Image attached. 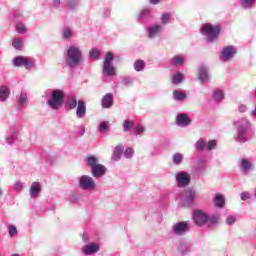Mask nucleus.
<instances>
[{"mask_svg": "<svg viewBox=\"0 0 256 256\" xmlns=\"http://www.w3.org/2000/svg\"><path fill=\"white\" fill-rule=\"evenodd\" d=\"M237 134L235 141L237 143H247L251 141V135H253V124L246 118H240L235 123Z\"/></svg>", "mask_w": 256, "mask_h": 256, "instance_id": "obj_1", "label": "nucleus"}, {"mask_svg": "<svg viewBox=\"0 0 256 256\" xmlns=\"http://www.w3.org/2000/svg\"><path fill=\"white\" fill-rule=\"evenodd\" d=\"M65 63L69 69H77L83 63V51L81 48L70 45L66 50Z\"/></svg>", "mask_w": 256, "mask_h": 256, "instance_id": "obj_2", "label": "nucleus"}, {"mask_svg": "<svg viewBox=\"0 0 256 256\" xmlns=\"http://www.w3.org/2000/svg\"><path fill=\"white\" fill-rule=\"evenodd\" d=\"M63 101H65V92L61 89H55L52 90L50 99L47 100V105L53 111H59L63 106Z\"/></svg>", "mask_w": 256, "mask_h": 256, "instance_id": "obj_3", "label": "nucleus"}, {"mask_svg": "<svg viewBox=\"0 0 256 256\" xmlns=\"http://www.w3.org/2000/svg\"><path fill=\"white\" fill-rule=\"evenodd\" d=\"M13 67H24L26 71H31V69H37V64L35 59L28 56H16L12 59Z\"/></svg>", "mask_w": 256, "mask_h": 256, "instance_id": "obj_4", "label": "nucleus"}, {"mask_svg": "<svg viewBox=\"0 0 256 256\" xmlns=\"http://www.w3.org/2000/svg\"><path fill=\"white\" fill-rule=\"evenodd\" d=\"M201 31L206 36L207 43H213V41L219 37L221 27L212 25L211 23H206L202 26Z\"/></svg>", "mask_w": 256, "mask_h": 256, "instance_id": "obj_5", "label": "nucleus"}, {"mask_svg": "<svg viewBox=\"0 0 256 256\" xmlns=\"http://www.w3.org/2000/svg\"><path fill=\"white\" fill-rule=\"evenodd\" d=\"M114 59H115V56L113 55L112 52L106 53V56L103 62V68H102L103 77H114V75L117 73V69L112 64Z\"/></svg>", "mask_w": 256, "mask_h": 256, "instance_id": "obj_6", "label": "nucleus"}, {"mask_svg": "<svg viewBox=\"0 0 256 256\" xmlns=\"http://www.w3.org/2000/svg\"><path fill=\"white\" fill-rule=\"evenodd\" d=\"M79 188L82 191H95L97 189V184L95 183V179L89 175H82L78 178Z\"/></svg>", "mask_w": 256, "mask_h": 256, "instance_id": "obj_7", "label": "nucleus"}, {"mask_svg": "<svg viewBox=\"0 0 256 256\" xmlns=\"http://www.w3.org/2000/svg\"><path fill=\"white\" fill-rule=\"evenodd\" d=\"M199 197V193L197 190L190 188L185 191L184 196L181 201V205L183 207H193L195 205V201H197V198Z\"/></svg>", "mask_w": 256, "mask_h": 256, "instance_id": "obj_8", "label": "nucleus"}, {"mask_svg": "<svg viewBox=\"0 0 256 256\" xmlns=\"http://www.w3.org/2000/svg\"><path fill=\"white\" fill-rule=\"evenodd\" d=\"M237 55V47L235 46H225L222 48L219 59L222 63H229V61H233L235 56Z\"/></svg>", "mask_w": 256, "mask_h": 256, "instance_id": "obj_9", "label": "nucleus"}, {"mask_svg": "<svg viewBox=\"0 0 256 256\" xmlns=\"http://www.w3.org/2000/svg\"><path fill=\"white\" fill-rule=\"evenodd\" d=\"M153 9L151 7H144L136 14V21L140 25H147L149 20L153 18Z\"/></svg>", "mask_w": 256, "mask_h": 256, "instance_id": "obj_10", "label": "nucleus"}, {"mask_svg": "<svg viewBox=\"0 0 256 256\" xmlns=\"http://www.w3.org/2000/svg\"><path fill=\"white\" fill-rule=\"evenodd\" d=\"M192 219L197 227H203V225L207 224V219H209V215L203 210H195L193 212Z\"/></svg>", "mask_w": 256, "mask_h": 256, "instance_id": "obj_11", "label": "nucleus"}, {"mask_svg": "<svg viewBox=\"0 0 256 256\" xmlns=\"http://www.w3.org/2000/svg\"><path fill=\"white\" fill-rule=\"evenodd\" d=\"M175 179L178 187H187L191 184V175L185 171L177 172Z\"/></svg>", "mask_w": 256, "mask_h": 256, "instance_id": "obj_12", "label": "nucleus"}, {"mask_svg": "<svg viewBox=\"0 0 256 256\" xmlns=\"http://www.w3.org/2000/svg\"><path fill=\"white\" fill-rule=\"evenodd\" d=\"M196 177H203L207 173V162L203 159L197 160L192 171Z\"/></svg>", "mask_w": 256, "mask_h": 256, "instance_id": "obj_13", "label": "nucleus"}, {"mask_svg": "<svg viewBox=\"0 0 256 256\" xmlns=\"http://www.w3.org/2000/svg\"><path fill=\"white\" fill-rule=\"evenodd\" d=\"M162 31H163V25L161 24L150 25L146 29V37H148V39H157V37L161 35Z\"/></svg>", "mask_w": 256, "mask_h": 256, "instance_id": "obj_14", "label": "nucleus"}, {"mask_svg": "<svg viewBox=\"0 0 256 256\" xmlns=\"http://www.w3.org/2000/svg\"><path fill=\"white\" fill-rule=\"evenodd\" d=\"M189 231V222H178L173 225L172 232L174 235L181 236L185 235Z\"/></svg>", "mask_w": 256, "mask_h": 256, "instance_id": "obj_15", "label": "nucleus"}, {"mask_svg": "<svg viewBox=\"0 0 256 256\" xmlns=\"http://www.w3.org/2000/svg\"><path fill=\"white\" fill-rule=\"evenodd\" d=\"M107 173V167L103 164H98L97 166H94L91 168V175L94 177V179H101V177H105Z\"/></svg>", "mask_w": 256, "mask_h": 256, "instance_id": "obj_16", "label": "nucleus"}, {"mask_svg": "<svg viewBox=\"0 0 256 256\" xmlns=\"http://www.w3.org/2000/svg\"><path fill=\"white\" fill-rule=\"evenodd\" d=\"M176 125L178 127H189L191 125V118L185 113H180L176 116Z\"/></svg>", "mask_w": 256, "mask_h": 256, "instance_id": "obj_17", "label": "nucleus"}, {"mask_svg": "<svg viewBox=\"0 0 256 256\" xmlns=\"http://www.w3.org/2000/svg\"><path fill=\"white\" fill-rule=\"evenodd\" d=\"M17 133H19V128H17V126H10L6 134V143H8V145H13L15 139H17Z\"/></svg>", "mask_w": 256, "mask_h": 256, "instance_id": "obj_18", "label": "nucleus"}, {"mask_svg": "<svg viewBox=\"0 0 256 256\" xmlns=\"http://www.w3.org/2000/svg\"><path fill=\"white\" fill-rule=\"evenodd\" d=\"M198 75L202 83L209 81V67H207V65L201 64L199 66Z\"/></svg>", "mask_w": 256, "mask_h": 256, "instance_id": "obj_19", "label": "nucleus"}, {"mask_svg": "<svg viewBox=\"0 0 256 256\" xmlns=\"http://www.w3.org/2000/svg\"><path fill=\"white\" fill-rule=\"evenodd\" d=\"M87 114V105L85 104V101L79 100L77 109H76V117L78 119H83L85 115Z\"/></svg>", "mask_w": 256, "mask_h": 256, "instance_id": "obj_20", "label": "nucleus"}, {"mask_svg": "<svg viewBox=\"0 0 256 256\" xmlns=\"http://www.w3.org/2000/svg\"><path fill=\"white\" fill-rule=\"evenodd\" d=\"M240 170L242 173H249L253 171V162L249 159L243 158L240 162Z\"/></svg>", "mask_w": 256, "mask_h": 256, "instance_id": "obj_21", "label": "nucleus"}, {"mask_svg": "<svg viewBox=\"0 0 256 256\" xmlns=\"http://www.w3.org/2000/svg\"><path fill=\"white\" fill-rule=\"evenodd\" d=\"M41 191V183L33 182L30 186V196L32 199H37L39 197V192Z\"/></svg>", "mask_w": 256, "mask_h": 256, "instance_id": "obj_22", "label": "nucleus"}, {"mask_svg": "<svg viewBox=\"0 0 256 256\" xmlns=\"http://www.w3.org/2000/svg\"><path fill=\"white\" fill-rule=\"evenodd\" d=\"M101 105L103 109H111V107H113V94L108 93L103 96Z\"/></svg>", "mask_w": 256, "mask_h": 256, "instance_id": "obj_23", "label": "nucleus"}, {"mask_svg": "<svg viewBox=\"0 0 256 256\" xmlns=\"http://www.w3.org/2000/svg\"><path fill=\"white\" fill-rule=\"evenodd\" d=\"M97 251H99V245L95 243H90L83 247L84 255H94V253H97Z\"/></svg>", "mask_w": 256, "mask_h": 256, "instance_id": "obj_24", "label": "nucleus"}, {"mask_svg": "<svg viewBox=\"0 0 256 256\" xmlns=\"http://www.w3.org/2000/svg\"><path fill=\"white\" fill-rule=\"evenodd\" d=\"M220 219H221V215L219 214L208 215V219L206 221L208 229H212L214 225H217Z\"/></svg>", "mask_w": 256, "mask_h": 256, "instance_id": "obj_25", "label": "nucleus"}, {"mask_svg": "<svg viewBox=\"0 0 256 256\" xmlns=\"http://www.w3.org/2000/svg\"><path fill=\"white\" fill-rule=\"evenodd\" d=\"M256 0H239V6L244 11H249L255 7Z\"/></svg>", "mask_w": 256, "mask_h": 256, "instance_id": "obj_26", "label": "nucleus"}, {"mask_svg": "<svg viewBox=\"0 0 256 256\" xmlns=\"http://www.w3.org/2000/svg\"><path fill=\"white\" fill-rule=\"evenodd\" d=\"M9 95H11V90L6 85L0 86V102L5 103Z\"/></svg>", "mask_w": 256, "mask_h": 256, "instance_id": "obj_27", "label": "nucleus"}, {"mask_svg": "<svg viewBox=\"0 0 256 256\" xmlns=\"http://www.w3.org/2000/svg\"><path fill=\"white\" fill-rule=\"evenodd\" d=\"M121 155H123V145H118L114 148L111 161L117 162L121 160Z\"/></svg>", "mask_w": 256, "mask_h": 256, "instance_id": "obj_28", "label": "nucleus"}, {"mask_svg": "<svg viewBox=\"0 0 256 256\" xmlns=\"http://www.w3.org/2000/svg\"><path fill=\"white\" fill-rule=\"evenodd\" d=\"M170 63L174 67H179L183 65V63H185V55L183 54L175 55L174 57L171 58Z\"/></svg>", "mask_w": 256, "mask_h": 256, "instance_id": "obj_29", "label": "nucleus"}, {"mask_svg": "<svg viewBox=\"0 0 256 256\" xmlns=\"http://www.w3.org/2000/svg\"><path fill=\"white\" fill-rule=\"evenodd\" d=\"M27 93L21 92L17 98V106L19 109H23V107H27Z\"/></svg>", "mask_w": 256, "mask_h": 256, "instance_id": "obj_30", "label": "nucleus"}, {"mask_svg": "<svg viewBox=\"0 0 256 256\" xmlns=\"http://www.w3.org/2000/svg\"><path fill=\"white\" fill-rule=\"evenodd\" d=\"M78 104H79V102H77V97L68 96L65 107L67 109L73 110V109H75V107H77Z\"/></svg>", "mask_w": 256, "mask_h": 256, "instance_id": "obj_31", "label": "nucleus"}, {"mask_svg": "<svg viewBox=\"0 0 256 256\" xmlns=\"http://www.w3.org/2000/svg\"><path fill=\"white\" fill-rule=\"evenodd\" d=\"M206 146H207V140L203 139V138L198 139L197 142L194 145L195 150L198 153H201L202 151H205Z\"/></svg>", "mask_w": 256, "mask_h": 256, "instance_id": "obj_32", "label": "nucleus"}, {"mask_svg": "<svg viewBox=\"0 0 256 256\" xmlns=\"http://www.w3.org/2000/svg\"><path fill=\"white\" fill-rule=\"evenodd\" d=\"M79 5H81V0H66V7L70 11H76L79 9Z\"/></svg>", "mask_w": 256, "mask_h": 256, "instance_id": "obj_33", "label": "nucleus"}, {"mask_svg": "<svg viewBox=\"0 0 256 256\" xmlns=\"http://www.w3.org/2000/svg\"><path fill=\"white\" fill-rule=\"evenodd\" d=\"M86 163L88 167H90V169H93V167H97V165H99V158L93 155H90L86 157Z\"/></svg>", "mask_w": 256, "mask_h": 256, "instance_id": "obj_34", "label": "nucleus"}, {"mask_svg": "<svg viewBox=\"0 0 256 256\" xmlns=\"http://www.w3.org/2000/svg\"><path fill=\"white\" fill-rule=\"evenodd\" d=\"M178 251L181 255H189L191 253V244L184 242V244L179 246Z\"/></svg>", "mask_w": 256, "mask_h": 256, "instance_id": "obj_35", "label": "nucleus"}, {"mask_svg": "<svg viewBox=\"0 0 256 256\" xmlns=\"http://www.w3.org/2000/svg\"><path fill=\"white\" fill-rule=\"evenodd\" d=\"M214 205L218 207L219 209H222V207L225 206V198H223V195L216 194L214 197Z\"/></svg>", "mask_w": 256, "mask_h": 256, "instance_id": "obj_36", "label": "nucleus"}, {"mask_svg": "<svg viewBox=\"0 0 256 256\" xmlns=\"http://www.w3.org/2000/svg\"><path fill=\"white\" fill-rule=\"evenodd\" d=\"M183 159H185V156L182 153L177 152L172 156V163L174 165H181Z\"/></svg>", "mask_w": 256, "mask_h": 256, "instance_id": "obj_37", "label": "nucleus"}, {"mask_svg": "<svg viewBox=\"0 0 256 256\" xmlns=\"http://www.w3.org/2000/svg\"><path fill=\"white\" fill-rule=\"evenodd\" d=\"M134 70L137 71L138 73L141 71H145V61L143 60H136L133 64Z\"/></svg>", "mask_w": 256, "mask_h": 256, "instance_id": "obj_38", "label": "nucleus"}, {"mask_svg": "<svg viewBox=\"0 0 256 256\" xmlns=\"http://www.w3.org/2000/svg\"><path fill=\"white\" fill-rule=\"evenodd\" d=\"M183 79H185V76H183V74L181 72H176L172 76V83L174 85H179V83H181V81H183Z\"/></svg>", "mask_w": 256, "mask_h": 256, "instance_id": "obj_39", "label": "nucleus"}, {"mask_svg": "<svg viewBox=\"0 0 256 256\" xmlns=\"http://www.w3.org/2000/svg\"><path fill=\"white\" fill-rule=\"evenodd\" d=\"M187 94L179 91V90H175L173 92V99L174 101H183L184 99H186Z\"/></svg>", "mask_w": 256, "mask_h": 256, "instance_id": "obj_40", "label": "nucleus"}, {"mask_svg": "<svg viewBox=\"0 0 256 256\" xmlns=\"http://www.w3.org/2000/svg\"><path fill=\"white\" fill-rule=\"evenodd\" d=\"M63 39H71L73 37V29L70 27H64L62 30Z\"/></svg>", "mask_w": 256, "mask_h": 256, "instance_id": "obj_41", "label": "nucleus"}, {"mask_svg": "<svg viewBox=\"0 0 256 256\" xmlns=\"http://www.w3.org/2000/svg\"><path fill=\"white\" fill-rule=\"evenodd\" d=\"M12 46L14 49H17L18 51H21L23 47V39L21 38H14L12 41Z\"/></svg>", "mask_w": 256, "mask_h": 256, "instance_id": "obj_42", "label": "nucleus"}, {"mask_svg": "<svg viewBox=\"0 0 256 256\" xmlns=\"http://www.w3.org/2000/svg\"><path fill=\"white\" fill-rule=\"evenodd\" d=\"M16 31L17 33H20V35H25V33H27V27L25 24H23V22H18L16 24Z\"/></svg>", "mask_w": 256, "mask_h": 256, "instance_id": "obj_43", "label": "nucleus"}, {"mask_svg": "<svg viewBox=\"0 0 256 256\" xmlns=\"http://www.w3.org/2000/svg\"><path fill=\"white\" fill-rule=\"evenodd\" d=\"M101 55V52L99 51L98 48H92L89 52V57L90 59H95L97 61V59H99Z\"/></svg>", "mask_w": 256, "mask_h": 256, "instance_id": "obj_44", "label": "nucleus"}, {"mask_svg": "<svg viewBox=\"0 0 256 256\" xmlns=\"http://www.w3.org/2000/svg\"><path fill=\"white\" fill-rule=\"evenodd\" d=\"M133 125H135V123L129 119L125 120L123 123V131H125V133H127L128 131H131V129H133Z\"/></svg>", "mask_w": 256, "mask_h": 256, "instance_id": "obj_45", "label": "nucleus"}, {"mask_svg": "<svg viewBox=\"0 0 256 256\" xmlns=\"http://www.w3.org/2000/svg\"><path fill=\"white\" fill-rule=\"evenodd\" d=\"M214 100L216 101H223V99H225V95L223 94V91L221 90H216L214 91Z\"/></svg>", "mask_w": 256, "mask_h": 256, "instance_id": "obj_46", "label": "nucleus"}, {"mask_svg": "<svg viewBox=\"0 0 256 256\" xmlns=\"http://www.w3.org/2000/svg\"><path fill=\"white\" fill-rule=\"evenodd\" d=\"M17 227L15 225H9L8 226V234L10 237H15L18 235Z\"/></svg>", "mask_w": 256, "mask_h": 256, "instance_id": "obj_47", "label": "nucleus"}, {"mask_svg": "<svg viewBox=\"0 0 256 256\" xmlns=\"http://www.w3.org/2000/svg\"><path fill=\"white\" fill-rule=\"evenodd\" d=\"M217 147V141L215 140H210L206 142V151H213Z\"/></svg>", "mask_w": 256, "mask_h": 256, "instance_id": "obj_48", "label": "nucleus"}, {"mask_svg": "<svg viewBox=\"0 0 256 256\" xmlns=\"http://www.w3.org/2000/svg\"><path fill=\"white\" fill-rule=\"evenodd\" d=\"M171 21V14L164 13L161 15V23L162 25H167Z\"/></svg>", "mask_w": 256, "mask_h": 256, "instance_id": "obj_49", "label": "nucleus"}, {"mask_svg": "<svg viewBox=\"0 0 256 256\" xmlns=\"http://www.w3.org/2000/svg\"><path fill=\"white\" fill-rule=\"evenodd\" d=\"M134 79L131 76H126L122 79V85L129 87V85H133Z\"/></svg>", "mask_w": 256, "mask_h": 256, "instance_id": "obj_50", "label": "nucleus"}, {"mask_svg": "<svg viewBox=\"0 0 256 256\" xmlns=\"http://www.w3.org/2000/svg\"><path fill=\"white\" fill-rule=\"evenodd\" d=\"M134 154L135 151H133V148L131 147L126 148V150L124 151L125 159H132Z\"/></svg>", "mask_w": 256, "mask_h": 256, "instance_id": "obj_51", "label": "nucleus"}, {"mask_svg": "<svg viewBox=\"0 0 256 256\" xmlns=\"http://www.w3.org/2000/svg\"><path fill=\"white\" fill-rule=\"evenodd\" d=\"M23 187H25V183L17 181L14 184V191H16L17 193H21L23 191Z\"/></svg>", "mask_w": 256, "mask_h": 256, "instance_id": "obj_52", "label": "nucleus"}, {"mask_svg": "<svg viewBox=\"0 0 256 256\" xmlns=\"http://www.w3.org/2000/svg\"><path fill=\"white\" fill-rule=\"evenodd\" d=\"M108 129H109V122L103 121L100 123V127H99L100 133H107Z\"/></svg>", "mask_w": 256, "mask_h": 256, "instance_id": "obj_53", "label": "nucleus"}, {"mask_svg": "<svg viewBox=\"0 0 256 256\" xmlns=\"http://www.w3.org/2000/svg\"><path fill=\"white\" fill-rule=\"evenodd\" d=\"M80 197L81 196L79 194L72 192L70 194L69 201H70V203H77L79 201Z\"/></svg>", "mask_w": 256, "mask_h": 256, "instance_id": "obj_54", "label": "nucleus"}, {"mask_svg": "<svg viewBox=\"0 0 256 256\" xmlns=\"http://www.w3.org/2000/svg\"><path fill=\"white\" fill-rule=\"evenodd\" d=\"M235 221H237V218L235 216H228L226 218V225L231 227V225H235Z\"/></svg>", "mask_w": 256, "mask_h": 256, "instance_id": "obj_55", "label": "nucleus"}, {"mask_svg": "<svg viewBox=\"0 0 256 256\" xmlns=\"http://www.w3.org/2000/svg\"><path fill=\"white\" fill-rule=\"evenodd\" d=\"M145 131V126L143 125H138L135 127V135H141V133H144Z\"/></svg>", "mask_w": 256, "mask_h": 256, "instance_id": "obj_56", "label": "nucleus"}, {"mask_svg": "<svg viewBox=\"0 0 256 256\" xmlns=\"http://www.w3.org/2000/svg\"><path fill=\"white\" fill-rule=\"evenodd\" d=\"M251 194L249 192H242L240 195V198L242 201H247V199H250Z\"/></svg>", "mask_w": 256, "mask_h": 256, "instance_id": "obj_57", "label": "nucleus"}, {"mask_svg": "<svg viewBox=\"0 0 256 256\" xmlns=\"http://www.w3.org/2000/svg\"><path fill=\"white\" fill-rule=\"evenodd\" d=\"M110 16H111V9L105 8L102 11V17H104V19H107V17H110Z\"/></svg>", "mask_w": 256, "mask_h": 256, "instance_id": "obj_58", "label": "nucleus"}, {"mask_svg": "<svg viewBox=\"0 0 256 256\" xmlns=\"http://www.w3.org/2000/svg\"><path fill=\"white\" fill-rule=\"evenodd\" d=\"M51 6L53 9H59L61 7V0H53Z\"/></svg>", "mask_w": 256, "mask_h": 256, "instance_id": "obj_59", "label": "nucleus"}, {"mask_svg": "<svg viewBox=\"0 0 256 256\" xmlns=\"http://www.w3.org/2000/svg\"><path fill=\"white\" fill-rule=\"evenodd\" d=\"M239 113H246L247 111V105L241 104L238 108Z\"/></svg>", "mask_w": 256, "mask_h": 256, "instance_id": "obj_60", "label": "nucleus"}, {"mask_svg": "<svg viewBox=\"0 0 256 256\" xmlns=\"http://www.w3.org/2000/svg\"><path fill=\"white\" fill-rule=\"evenodd\" d=\"M82 239L84 243H89V235L86 232L83 233Z\"/></svg>", "mask_w": 256, "mask_h": 256, "instance_id": "obj_61", "label": "nucleus"}, {"mask_svg": "<svg viewBox=\"0 0 256 256\" xmlns=\"http://www.w3.org/2000/svg\"><path fill=\"white\" fill-rule=\"evenodd\" d=\"M151 5H159V0H149Z\"/></svg>", "mask_w": 256, "mask_h": 256, "instance_id": "obj_62", "label": "nucleus"}, {"mask_svg": "<svg viewBox=\"0 0 256 256\" xmlns=\"http://www.w3.org/2000/svg\"><path fill=\"white\" fill-rule=\"evenodd\" d=\"M80 135H85V128H82V131L80 132Z\"/></svg>", "mask_w": 256, "mask_h": 256, "instance_id": "obj_63", "label": "nucleus"}, {"mask_svg": "<svg viewBox=\"0 0 256 256\" xmlns=\"http://www.w3.org/2000/svg\"><path fill=\"white\" fill-rule=\"evenodd\" d=\"M21 13L15 12L14 17H18Z\"/></svg>", "mask_w": 256, "mask_h": 256, "instance_id": "obj_64", "label": "nucleus"}]
</instances>
